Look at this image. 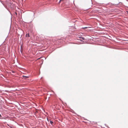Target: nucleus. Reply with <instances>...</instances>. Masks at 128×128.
Wrapping results in <instances>:
<instances>
[{"label":"nucleus","mask_w":128,"mask_h":128,"mask_svg":"<svg viewBox=\"0 0 128 128\" xmlns=\"http://www.w3.org/2000/svg\"><path fill=\"white\" fill-rule=\"evenodd\" d=\"M2 117L1 115L0 114V117Z\"/></svg>","instance_id":"obj_6"},{"label":"nucleus","mask_w":128,"mask_h":128,"mask_svg":"<svg viewBox=\"0 0 128 128\" xmlns=\"http://www.w3.org/2000/svg\"><path fill=\"white\" fill-rule=\"evenodd\" d=\"M25 77H27V78H28V77H27V76H26V77L25 76Z\"/></svg>","instance_id":"obj_10"},{"label":"nucleus","mask_w":128,"mask_h":128,"mask_svg":"<svg viewBox=\"0 0 128 128\" xmlns=\"http://www.w3.org/2000/svg\"><path fill=\"white\" fill-rule=\"evenodd\" d=\"M4 118H0V119H4Z\"/></svg>","instance_id":"obj_5"},{"label":"nucleus","mask_w":128,"mask_h":128,"mask_svg":"<svg viewBox=\"0 0 128 128\" xmlns=\"http://www.w3.org/2000/svg\"><path fill=\"white\" fill-rule=\"evenodd\" d=\"M10 127V128H12V127Z\"/></svg>","instance_id":"obj_9"},{"label":"nucleus","mask_w":128,"mask_h":128,"mask_svg":"<svg viewBox=\"0 0 128 128\" xmlns=\"http://www.w3.org/2000/svg\"><path fill=\"white\" fill-rule=\"evenodd\" d=\"M50 123L52 125H53V124H54L53 122L51 121H50Z\"/></svg>","instance_id":"obj_2"},{"label":"nucleus","mask_w":128,"mask_h":128,"mask_svg":"<svg viewBox=\"0 0 128 128\" xmlns=\"http://www.w3.org/2000/svg\"><path fill=\"white\" fill-rule=\"evenodd\" d=\"M127 12L128 13V11H127Z\"/></svg>","instance_id":"obj_8"},{"label":"nucleus","mask_w":128,"mask_h":128,"mask_svg":"<svg viewBox=\"0 0 128 128\" xmlns=\"http://www.w3.org/2000/svg\"><path fill=\"white\" fill-rule=\"evenodd\" d=\"M63 0H60V2H59V3H60L61 1H63Z\"/></svg>","instance_id":"obj_4"},{"label":"nucleus","mask_w":128,"mask_h":128,"mask_svg":"<svg viewBox=\"0 0 128 128\" xmlns=\"http://www.w3.org/2000/svg\"><path fill=\"white\" fill-rule=\"evenodd\" d=\"M81 38H82V39L83 40H84V38H82V37H81Z\"/></svg>","instance_id":"obj_3"},{"label":"nucleus","mask_w":128,"mask_h":128,"mask_svg":"<svg viewBox=\"0 0 128 128\" xmlns=\"http://www.w3.org/2000/svg\"><path fill=\"white\" fill-rule=\"evenodd\" d=\"M26 37H29L30 36V35H29V34H26Z\"/></svg>","instance_id":"obj_1"},{"label":"nucleus","mask_w":128,"mask_h":128,"mask_svg":"<svg viewBox=\"0 0 128 128\" xmlns=\"http://www.w3.org/2000/svg\"><path fill=\"white\" fill-rule=\"evenodd\" d=\"M87 28V27H85V28Z\"/></svg>","instance_id":"obj_7"}]
</instances>
